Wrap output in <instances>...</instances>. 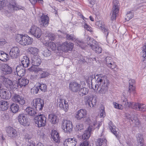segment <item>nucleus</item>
<instances>
[{
	"mask_svg": "<svg viewBox=\"0 0 146 146\" xmlns=\"http://www.w3.org/2000/svg\"><path fill=\"white\" fill-rule=\"evenodd\" d=\"M97 76H98V77L96 80V84L94 88L92 83L91 85L89 86L90 88L93 89L94 90H98L100 89L98 93L100 94H105L107 93L108 91L109 82L107 79L106 76L101 74L97 75Z\"/></svg>",
	"mask_w": 146,
	"mask_h": 146,
	"instance_id": "obj_1",
	"label": "nucleus"
},
{
	"mask_svg": "<svg viewBox=\"0 0 146 146\" xmlns=\"http://www.w3.org/2000/svg\"><path fill=\"white\" fill-rule=\"evenodd\" d=\"M5 6L8 8L10 12H13L20 9L23 10L24 7L18 5L15 0H3Z\"/></svg>",
	"mask_w": 146,
	"mask_h": 146,
	"instance_id": "obj_2",
	"label": "nucleus"
},
{
	"mask_svg": "<svg viewBox=\"0 0 146 146\" xmlns=\"http://www.w3.org/2000/svg\"><path fill=\"white\" fill-rule=\"evenodd\" d=\"M15 40L17 42L23 46L31 44L33 41V38L29 36L19 34H17L16 35Z\"/></svg>",
	"mask_w": 146,
	"mask_h": 146,
	"instance_id": "obj_3",
	"label": "nucleus"
},
{
	"mask_svg": "<svg viewBox=\"0 0 146 146\" xmlns=\"http://www.w3.org/2000/svg\"><path fill=\"white\" fill-rule=\"evenodd\" d=\"M87 41L86 42L87 44L92 50L94 51L97 53L99 54L102 52V48L98 46L97 42L88 36L87 38Z\"/></svg>",
	"mask_w": 146,
	"mask_h": 146,
	"instance_id": "obj_4",
	"label": "nucleus"
},
{
	"mask_svg": "<svg viewBox=\"0 0 146 146\" xmlns=\"http://www.w3.org/2000/svg\"><path fill=\"white\" fill-rule=\"evenodd\" d=\"M113 8L110 14L111 20L112 21L116 19L117 15L119 12V3L117 0H113Z\"/></svg>",
	"mask_w": 146,
	"mask_h": 146,
	"instance_id": "obj_5",
	"label": "nucleus"
},
{
	"mask_svg": "<svg viewBox=\"0 0 146 146\" xmlns=\"http://www.w3.org/2000/svg\"><path fill=\"white\" fill-rule=\"evenodd\" d=\"M31 105L37 110L41 111L44 106V101L40 98L34 99L31 103Z\"/></svg>",
	"mask_w": 146,
	"mask_h": 146,
	"instance_id": "obj_6",
	"label": "nucleus"
},
{
	"mask_svg": "<svg viewBox=\"0 0 146 146\" xmlns=\"http://www.w3.org/2000/svg\"><path fill=\"white\" fill-rule=\"evenodd\" d=\"M34 119L38 127L44 126L46 123V118L43 114H40L35 117Z\"/></svg>",
	"mask_w": 146,
	"mask_h": 146,
	"instance_id": "obj_7",
	"label": "nucleus"
},
{
	"mask_svg": "<svg viewBox=\"0 0 146 146\" xmlns=\"http://www.w3.org/2000/svg\"><path fill=\"white\" fill-rule=\"evenodd\" d=\"M5 130L7 135L9 138L14 139L17 137L18 136L17 132L14 127L11 126L7 127L5 128Z\"/></svg>",
	"mask_w": 146,
	"mask_h": 146,
	"instance_id": "obj_8",
	"label": "nucleus"
},
{
	"mask_svg": "<svg viewBox=\"0 0 146 146\" xmlns=\"http://www.w3.org/2000/svg\"><path fill=\"white\" fill-rule=\"evenodd\" d=\"M62 128L66 133H70L73 129L72 122L70 120H64L62 121Z\"/></svg>",
	"mask_w": 146,
	"mask_h": 146,
	"instance_id": "obj_9",
	"label": "nucleus"
},
{
	"mask_svg": "<svg viewBox=\"0 0 146 146\" xmlns=\"http://www.w3.org/2000/svg\"><path fill=\"white\" fill-rule=\"evenodd\" d=\"M57 106L60 109L64 110L65 112H66L68 110V102L66 100L60 98L57 100Z\"/></svg>",
	"mask_w": 146,
	"mask_h": 146,
	"instance_id": "obj_10",
	"label": "nucleus"
},
{
	"mask_svg": "<svg viewBox=\"0 0 146 146\" xmlns=\"http://www.w3.org/2000/svg\"><path fill=\"white\" fill-rule=\"evenodd\" d=\"M86 122L90 125L89 126L92 127V128H94V129L97 128V129H98L102 125L100 122L97 123L96 119L95 117L87 118L86 120Z\"/></svg>",
	"mask_w": 146,
	"mask_h": 146,
	"instance_id": "obj_11",
	"label": "nucleus"
},
{
	"mask_svg": "<svg viewBox=\"0 0 146 146\" xmlns=\"http://www.w3.org/2000/svg\"><path fill=\"white\" fill-rule=\"evenodd\" d=\"M11 96L10 92L3 88L2 82L0 81V97L4 99H9Z\"/></svg>",
	"mask_w": 146,
	"mask_h": 146,
	"instance_id": "obj_12",
	"label": "nucleus"
},
{
	"mask_svg": "<svg viewBox=\"0 0 146 146\" xmlns=\"http://www.w3.org/2000/svg\"><path fill=\"white\" fill-rule=\"evenodd\" d=\"M18 120L20 123L24 126H29L30 124L27 115L24 114H19Z\"/></svg>",
	"mask_w": 146,
	"mask_h": 146,
	"instance_id": "obj_13",
	"label": "nucleus"
},
{
	"mask_svg": "<svg viewBox=\"0 0 146 146\" xmlns=\"http://www.w3.org/2000/svg\"><path fill=\"white\" fill-rule=\"evenodd\" d=\"M31 34L37 38H39L42 34L41 29L35 25L32 26L30 30Z\"/></svg>",
	"mask_w": 146,
	"mask_h": 146,
	"instance_id": "obj_14",
	"label": "nucleus"
},
{
	"mask_svg": "<svg viewBox=\"0 0 146 146\" xmlns=\"http://www.w3.org/2000/svg\"><path fill=\"white\" fill-rule=\"evenodd\" d=\"M74 46V44L70 42H65L60 46V49L62 51L67 52L68 51H71Z\"/></svg>",
	"mask_w": 146,
	"mask_h": 146,
	"instance_id": "obj_15",
	"label": "nucleus"
},
{
	"mask_svg": "<svg viewBox=\"0 0 146 146\" xmlns=\"http://www.w3.org/2000/svg\"><path fill=\"white\" fill-rule=\"evenodd\" d=\"M0 68L1 71V73L4 75L11 74L12 72V68L6 64H1Z\"/></svg>",
	"mask_w": 146,
	"mask_h": 146,
	"instance_id": "obj_16",
	"label": "nucleus"
},
{
	"mask_svg": "<svg viewBox=\"0 0 146 146\" xmlns=\"http://www.w3.org/2000/svg\"><path fill=\"white\" fill-rule=\"evenodd\" d=\"M84 101L86 105L90 108L93 107L96 103V99L94 100L93 97L88 95L85 97Z\"/></svg>",
	"mask_w": 146,
	"mask_h": 146,
	"instance_id": "obj_17",
	"label": "nucleus"
},
{
	"mask_svg": "<svg viewBox=\"0 0 146 146\" xmlns=\"http://www.w3.org/2000/svg\"><path fill=\"white\" fill-rule=\"evenodd\" d=\"M96 25L98 26L100 29H101L107 38L109 33V31L108 29L104 27V22L102 21H97L96 23Z\"/></svg>",
	"mask_w": 146,
	"mask_h": 146,
	"instance_id": "obj_18",
	"label": "nucleus"
},
{
	"mask_svg": "<svg viewBox=\"0 0 146 146\" xmlns=\"http://www.w3.org/2000/svg\"><path fill=\"white\" fill-rule=\"evenodd\" d=\"M81 85L78 83L72 82L70 83L69 88L70 90L74 92H77L80 89Z\"/></svg>",
	"mask_w": 146,
	"mask_h": 146,
	"instance_id": "obj_19",
	"label": "nucleus"
},
{
	"mask_svg": "<svg viewBox=\"0 0 146 146\" xmlns=\"http://www.w3.org/2000/svg\"><path fill=\"white\" fill-rule=\"evenodd\" d=\"M132 108L137 111L143 112L146 111V105L143 104L134 103L133 104Z\"/></svg>",
	"mask_w": 146,
	"mask_h": 146,
	"instance_id": "obj_20",
	"label": "nucleus"
},
{
	"mask_svg": "<svg viewBox=\"0 0 146 146\" xmlns=\"http://www.w3.org/2000/svg\"><path fill=\"white\" fill-rule=\"evenodd\" d=\"M12 99L15 103H19L21 105H23L25 103V100L24 98L22 96L16 94H14L12 98Z\"/></svg>",
	"mask_w": 146,
	"mask_h": 146,
	"instance_id": "obj_21",
	"label": "nucleus"
},
{
	"mask_svg": "<svg viewBox=\"0 0 146 146\" xmlns=\"http://www.w3.org/2000/svg\"><path fill=\"white\" fill-rule=\"evenodd\" d=\"M31 64L33 66H38L41 63V61L40 56L38 55L31 56Z\"/></svg>",
	"mask_w": 146,
	"mask_h": 146,
	"instance_id": "obj_22",
	"label": "nucleus"
},
{
	"mask_svg": "<svg viewBox=\"0 0 146 146\" xmlns=\"http://www.w3.org/2000/svg\"><path fill=\"white\" fill-rule=\"evenodd\" d=\"M77 143V140L75 138H68L64 142V146H75Z\"/></svg>",
	"mask_w": 146,
	"mask_h": 146,
	"instance_id": "obj_23",
	"label": "nucleus"
},
{
	"mask_svg": "<svg viewBox=\"0 0 146 146\" xmlns=\"http://www.w3.org/2000/svg\"><path fill=\"white\" fill-rule=\"evenodd\" d=\"M19 48L14 46L11 49L9 53L10 56L13 58H17L19 54Z\"/></svg>",
	"mask_w": 146,
	"mask_h": 146,
	"instance_id": "obj_24",
	"label": "nucleus"
},
{
	"mask_svg": "<svg viewBox=\"0 0 146 146\" xmlns=\"http://www.w3.org/2000/svg\"><path fill=\"white\" fill-rule=\"evenodd\" d=\"M86 115V110L84 109H81L76 112L75 117L78 120H80L85 117Z\"/></svg>",
	"mask_w": 146,
	"mask_h": 146,
	"instance_id": "obj_25",
	"label": "nucleus"
},
{
	"mask_svg": "<svg viewBox=\"0 0 146 146\" xmlns=\"http://www.w3.org/2000/svg\"><path fill=\"white\" fill-rule=\"evenodd\" d=\"M49 17L47 15L43 14L40 19L41 25L45 27H47L49 24Z\"/></svg>",
	"mask_w": 146,
	"mask_h": 146,
	"instance_id": "obj_26",
	"label": "nucleus"
},
{
	"mask_svg": "<svg viewBox=\"0 0 146 146\" xmlns=\"http://www.w3.org/2000/svg\"><path fill=\"white\" fill-rule=\"evenodd\" d=\"M126 117L128 119H129L130 122L131 121L134 123L135 126H137L139 124V122L138 119L136 117L133 115L131 116L130 114H127Z\"/></svg>",
	"mask_w": 146,
	"mask_h": 146,
	"instance_id": "obj_27",
	"label": "nucleus"
},
{
	"mask_svg": "<svg viewBox=\"0 0 146 146\" xmlns=\"http://www.w3.org/2000/svg\"><path fill=\"white\" fill-rule=\"evenodd\" d=\"M52 138L56 143H59L60 142V138L58 133L55 130L52 131L51 133Z\"/></svg>",
	"mask_w": 146,
	"mask_h": 146,
	"instance_id": "obj_28",
	"label": "nucleus"
},
{
	"mask_svg": "<svg viewBox=\"0 0 146 146\" xmlns=\"http://www.w3.org/2000/svg\"><path fill=\"white\" fill-rule=\"evenodd\" d=\"M93 130L92 127L89 126L87 130H86L84 132V134L82 136V139L84 140H87L90 136L91 131Z\"/></svg>",
	"mask_w": 146,
	"mask_h": 146,
	"instance_id": "obj_29",
	"label": "nucleus"
},
{
	"mask_svg": "<svg viewBox=\"0 0 146 146\" xmlns=\"http://www.w3.org/2000/svg\"><path fill=\"white\" fill-rule=\"evenodd\" d=\"M121 102L122 104L126 107H131L132 108L133 104L134 102H128L127 98L124 96H122L121 97Z\"/></svg>",
	"mask_w": 146,
	"mask_h": 146,
	"instance_id": "obj_30",
	"label": "nucleus"
},
{
	"mask_svg": "<svg viewBox=\"0 0 146 146\" xmlns=\"http://www.w3.org/2000/svg\"><path fill=\"white\" fill-rule=\"evenodd\" d=\"M29 82V80L27 78H21L19 79L17 85L18 86H19L20 88H21L23 86H25L28 84Z\"/></svg>",
	"mask_w": 146,
	"mask_h": 146,
	"instance_id": "obj_31",
	"label": "nucleus"
},
{
	"mask_svg": "<svg viewBox=\"0 0 146 146\" xmlns=\"http://www.w3.org/2000/svg\"><path fill=\"white\" fill-rule=\"evenodd\" d=\"M9 106V104L6 100L0 101V110L4 111L7 110Z\"/></svg>",
	"mask_w": 146,
	"mask_h": 146,
	"instance_id": "obj_32",
	"label": "nucleus"
},
{
	"mask_svg": "<svg viewBox=\"0 0 146 146\" xmlns=\"http://www.w3.org/2000/svg\"><path fill=\"white\" fill-rule=\"evenodd\" d=\"M109 128L111 132L114 135L117 137H118V132L116 129V127L114 126L112 121H110L109 123Z\"/></svg>",
	"mask_w": 146,
	"mask_h": 146,
	"instance_id": "obj_33",
	"label": "nucleus"
},
{
	"mask_svg": "<svg viewBox=\"0 0 146 146\" xmlns=\"http://www.w3.org/2000/svg\"><path fill=\"white\" fill-rule=\"evenodd\" d=\"M16 72L17 75L19 76H23L24 75L25 71L24 69L22 68L21 66H17L16 68Z\"/></svg>",
	"mask_w": 146,
	"mask_h": 146,
	"instance_id": "obj_34",
	"label": "nucleus"
},
{
	"mask_svg": "<svg viewBox=\"0 0 146 146\" xmlns=\"http://www.w3.org/2000/svg\"><path fill=\"white\" fill-rule=\"evenodd\" d=\"M107 141L105 138H100L98 139L96 142V146H107L106 143Z\"/></svg>",
	"mask_w": 146,
	"mask_h": 146,
	"instance_id": "obj_35",
	"label": "nucleus"
},
{
	"mask_svg": "<svg viewBox=\"0 0 146 146\" xmlns=\"http://www.w3.org/2000/svg\"><path fill=\"white\" fill-rule=\"evenodd\" d=\"M21 63L23 67H27L30 64L29 58L26 56H23L21 59Z\"/></svg>",
	"mask_w": 146,
	"mask_h": 146,
	"instance_id": "obj_36",
	"label": "nucleus"
},
{
	"mask_svg": "<svg viewBox=\"0 0 146 146\" xmlns=\"http://www.w3.org/2000/svg\"><path fill=\"white\" fill-rule=\"evenodd\" d=\"M25 112L30 115L34 116L36 114V111L34 108L30 107H27L25 110Z\"/></svg>",
	"mask_w": 146,
	"mask_h": 146,
	"instance_id": "obj_37",
	"label": "nucleus"
},
{
	"mask_svg": "<svg viewBox=\"0 0 146 146\" xmlns=\"http://www.w3.org/2000/svg\"><path fill=\"white\" fill-rule=\"evenodd\" d=\"M48 118L49 121L53 124H56L58 120V117L56 115L52 114L49 115Z\"/></svg>",
	"mask_w": 146,
	"mask_h": 146,
	"instance_id": "obj_38",
	"label": "nucleus"
},
{
	"mask_svg": "<svg viewBox=\"0 0 146 146\" xmlns=\"http://www.w3.org/2000/svg\"><path fill=\"white\" fill-rule=\"evenodd\" d=\"M2 78L3 83L6 87L10 86L12 84V83L11 80L9 79L5 78L3 76H1Z\"/></svg>",
	"mask_w": 146,
	"mask_h": 146,
	"instance_id": "obj_39",
	"label": "nucleus"
},
{
	"mask_svg": "<svg viewBox=\"0 0 146 146\" xmlns=\"http://www.w3.org/2000/svg\"><path fill=\"white\" fill-rule=\"evenodd\" d=\"M28 50L29 53L31 54V56L38 55L39 51L38 49L35 47L29 48Z\"/></svg>",
	"mask_w": 146,
	"mask_h": 146,
	"instance_id": "obj_40",
	"label": "nucleus"
},
{
	"mask_svg": "<svg viewBox=\"0 0 146 146\" xmlns=\"http://www.w3.org/2000/svg\"><path fill=\"white\" fill-rule=\"evenodd\" d=\"M8 55L3 52H0V60L3 61H6L8 59Z\"/></svg>",
	"mask_w": 146,
	"mask_h": 146,
	"instance_id": "obj_41",
	"label": "nucleus"
},
{
	"mask_svg": "<svg viewBox=\"0 0 146 146\" xmlns=\"http://www.w3.org/2000/svg\"><path fill=\"white\" fill-rule=\"evenodd\" d=\"M19 106L16 104H12L11 106V111L13 113L17 112L19 110Z\"/></svg>",
	"mask_w": 146,
	"mask_h": 146,
	"instance_id": "obj_42",
	"label": "nucleus"
},
{
	"mask_svg": "<svg viewBox=\"0 0 146 146\" xmlns=\"http://www.w3.org/2000/svg\"><path fill=\"white\" fill-rule=\"evenodd\" d=\"M78 91V94L81 96L87 94L88 92V88L84 87L80 89Z\"/></svg>",
	"mask_w": 146,
	"mask_h": 146,
	"instance_id": "obj_43",
	"label": "nucleus"
},
{
	"mask_svg": "<svg viewBox=\"0 0 146 146\" xmlns=\"http://www.w3.org/2000/svg\"><path fill=\"white\" fill-rule=\"evenodd\" d=\"M137 139L138 142V145H139L143 144L144 142L143 139L142 135L141 134H138L137 137Z\"/></svg>",
	"mask_w": 146,
	"mask_h": 146,
	"instance_id": "obj_44",
	"label": "nucleus"
},
{
	"mask_svg": "<svg viewBox=\"0 0 146 146\" xmlns=\"http://www.w3.org/2000/svg\"><path fill=\"white\" fill-rule=\"evenodd\" d=\"M31 66V68H30L29 70L31 72H40L42 70V68H37L35 67L36 66Z\"/></svg>",
	"mask_w": 146,
	"mask_h": 146,
	"instance_id": "obj_45",
	"label": "nucleus"
},
{
	"mask_svg": "<svg viewBox=\"0 0 146 146\" xmlns=\"http://www.w3.org/2000/svg\"><path fill=\"white\" fill-rule=\"evenodd\" d=\"M40 72H41L40 75V78H44L47 76L49 75V73L45 70H44V69H42V70Z\"/></svg>",
	"mask_w": 146,
	"mask_h": 146,
	"instance_id": "obj_46",
	"label": "nucleus"
},
{
	"mask_svg": "<svg viewBox=\"0 0 146 146\" xmlns=\"http://www.w3.org/2000/svg\"><path fill=\"white\" fill-rule=\"evenodd\" d=\"M38 87H39V89L42 92H44L47 90V86L45 84H40Z\"/></svg>",
	"mask_w": 146,
	"mask_h": 146,
	"instance_id": "obj_47",
	"label": "nucleus"
},
{
	"mask_svg": "<svg viewBox=\"0 0 146 146\" xmlns=\"http://www.w3.org/2000/svg\"><path fill=\"white\" fill-rule=\"evenodd\" d=\"M133 16V13L131 12L128 13L126 14L125 17V20L128 21L131 19Z\"/></svg>",
	"mask_w": 146,
	"mask_h": 146,
	"instance_id": "obj_48",
	"label": "nucleus"
},
{
	"mask_svg": "<svg viewBox=\"0 0 146 146\" xmlns=\"http://www.w3.org/2000/svg\"><path fill=\"white\" fill-rule=\"evenodd\" d=\"M142 52V56L143 58V60L144 61L146 59V44L143 47Z\"/></svg>",
	"mask_w": 146,
	"mask_h": 146,
	"instance_id": "obj_49",
	"label": "nucleus"
},
{
	"mask_svg": "<svg viewBox=\"0 0 146 146\" xmlns=\"http://www.w3.org/2000/svg\"><path fill=\"white\" fill-rule=\"evenodd\" d=\"M66 38L69 40H76V37L75 36L72 35L67 34L66 36Z\"/></svg>",
	"mask_w": 146,
	"mask_h": 146,
	"instance_id": "obj_50",
	"label": "nucleus"
},
{
	"mask_svg": "<svg viewBox=\"0 0 146 146\" xmlns=\"http://www.w3.org/2000/svg\"><path fill=\"white\" fill-rule=\"evenodd\" d=\"M107 66L112 70L116 68L117 66L115 63L114 62H111L109 64H108Z\"/></svg>",
	"mask_w": 146,
	"mask_h": 146,
	"instance_id": "obj_51",
	"label": "nucleus"
},
{
	"mask_svg": "<svg viewBox=\"0 0 146 146\" xmlns=\"http://www.w3.org/2000/svg\"><path fill=\"white\" fill-rule=\"evenodd\" d=\"M113 104L114 107L115 108L119 110H122L123 108V106L121 105L120 104L117 103L113 102Z\"/></svg>",
	"mask_w": 146,
	"mask_h": 146,
	"instance_id": "obj_52",
	"label": "nucleus"
},
{
	"mask_svg": "<svg viewBox=\"0 0 146 146\" xmlns=\"http://www.w3.org/2000/svg\"><path fill=\"white\" fill-rule=\"evenodd\" d=\"M46 36H47L49 37V39L51 40H54L55 39L56 37L55 35L53 34H51L48 33H47V34Z\"/></svg>",
	"mask_w": 146,
	"mask_h": 146,
	"instance_id": "obj_53",
	"label": "nucleus"
},
{
	"mask_svg": "<svg viewBox=\"0 0 146 146\" xmlns=\"http://www.w3.org/2000/svg\"><path fill=\"white\" fill-rule=\"evenodd\" d=\"M105 61L106 62V64L107 65L109 64L111 62H113L112 58L109 56L105 58Z\"/></svg>",
	"mask_w": 146,
	"mask_h": 146,
	"instance_id": "obj_54",
	"label": "nucleus"
},
{
	"mask_svg": "<svg viewBox=\"0 0 146 146\" xmlns=\"http://www.w3.org/2000/svg\"><path fill=\"white\" fill-rule=\"evenodd\" d=\"M75 41H76V42L77 43V45H78L82 48H83L84 46V44L83 42L77 40H76Z\"/></svg>",
	"mask_w": 146,
	"mask_h": 146,
	"instance_id": "obj_55",
	"label": "nucleus"
},
{
	"mask_svg": "<svg viewBox=\"0 0 146 146\" xmlns=\"http://www.w3.org/2000/svg\"><path fill=\"white\" fill-rule=\"evenodd\" d=\"M51 51L47 49H45L43 53V55L45 56L48 57L49 56L51 55Z\"/></svg>",
	"mask_w": 146,
	"mask_h": 146,
	"instance_id": "obj_56",
	"label": "nucleus"
},
{
	"mask_svg": "<svg viewBox=\"0 0 146 146\" xmlns=\"http://www.w3.org/2000/svg\"><path fill=\"white\" fill-rule=\"evenodd\" d=\"M49 46L53 50H55L56 48V44L53 42H50V45Z\"/></svg>",
	"mask_w": 146,
	"mask_h": 146,
	"instance_id": "obj_57",
	"label": "nucleus"
},
{
	"mask_svg": "<svg viewBox=\"0 0 146 146\" xmlns=\"http://www.w3.org/2000/svg\"><path fill=\"white\" fill-rule=\"evenodd\" d=\"M84 27L85 29L88 31L90 32L92 31V28L89 25H88L87 23H85Z\"/></svg>",
	"mask_w": 146,
	"mask_h": 146,
	"instance_id": "obj_58",
	"label": "nucleus"
},
{
	"mask_svg": "<svg viewBox=\"0 0 146 146\" xmlns=\"http://www.w3.org/2000/svg\"><path fill=\"white\" fill-rule=\"evenodd\" d=\"M128 88V92L131 93L135 90V86L129 85Z\"/></svg>",
	"mask_w": 146,
	"mask_h": 146,
	"instance_id": "obj_59",
	"label": "nucleus"
},
{
	"mask_svg": "<svg viewBox=\"0 0 146 146\" xmlns=\"http://www.w3.org/2000/svg\"><path fill=\"white\" fill-rule=\"evenodd\" d=\"M76 128L78 131H81L83 129V124H80L76 125Z\"/></svg>",
	"mask_w": 146,
	"mask_h": 146,
	"instance_id": "obj_60",
	"label": "nucleus"
},
{
	"mask_svg": "<svg viewBox=\"0 0 146 146\" xmlns=\"http://www.w3.org/2000/svg\"><path fill=\"white\" fill-rule=\"evenodd\" d=\"M100 116L101 117H104L106 116V113L105 111L104 108H103V109H101L100 111Z\"/></svg>",
	"mask_w": 146,
	"mask_h": 146,
	"instance_id": "obj_61",
	"label": "nucleus"
},
{
	"mask_svg": "<svg viewBox=\"0 0 146 146\" xmlns=\"http://www.w3.org/2000/svg\"><path fill=\"white\" fill-rule=\"evenodd\" d=\"M89 3V6L92 7H93L94 5L95 4V0H88Z\"/></svg>",
	"mask_w": 146,
	"mask_h": 146,
	"instance_id": "obj_62",
	"label": "nucleus"
},
{
	"mask_svg": "<svg viewBox=\"0 0 146 146\" xmlns=\"http://www.w3.org/2000/svg\"><path fill=\"white\" fill-rule=\"evenodd\" d=\"M129 85L135 86V81L133 79H130L129 81Z\"/></svg>",
	"mask_w": 146,
	"mask_h": 146,
	"instance_id": "obj_63",
	"label": "nucleus"
},
{
	"mask_svg": "<svg viewBox=\"0 0 146 146\" xmlns=\"http://www.w3.org/2000/svg\"><path fill=\"white\" fill-rule=\"evenodd\" d=\"M39 90V87L38 86H36L33 89V94H37Z\"/></svg>",
	"mask_w": 146,
	"mask_h": 146,
	"instance_id": "obj_64",
	"label": "nucleus"
}]
</instances>
